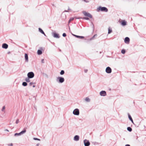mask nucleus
<instances>
[{
  "label": "nucleus",
  "instance_id": "obj_1",
  "mask_svg": "<svg viewBox=\"0 0 146 146\" xmlns=\"http://www.w3.org/2000/svg\"><path fill=\"white\" fill-rule=\"evenodd\" d=\"M105 11V12H107L108 11V9L106 7L100 6L98 8L97 11Z\"/></svg>",
  "mask_w": 146,
  "mask_h": 146
},
{
  "label": "nucleus",
  "instance_id": "obj_2",
  "mask_svg": "<svg viewBox=\"0 0 146 146\" xmlns=\"http://www.w3.org/2000/svg\"><path fill=\"white\" fill-rule=\"evenodd\" d=\"M56 80L58 82L62 83L64 82V79L63 77L59 76L57 78Z\"/></svg>",
  "mask_w": 146,
  "mask_h": 146
},
{
  "label": "nucleus",
  "instance_id": "obj_3",
  "mask_svg": "<svg viewBox=\"0 0 146 146\" xmlns=\"http://www.w3.org/2000/svg\"><path fill=\"white\" fill-rule=\"evenodd\" d=\"M26 130L25 129H24V130L23 131H22L20 133H15L14 134V136H20L25 133L26 132Z\"/></svg>",
  "mask_w": 146,
  "mask_h": 146
},
{
  "label": "nucleus",
  "instance_id": "obj_4",
  "mask_svg": "<svg viewBox=\"0 0 146 146\" xmlns=\"http://www.w3.org/2000/svg\"><path fill=\"white\" fill-rule=\"evenodd\" d=\"M73 113L75 115H79L80 113L79 109L77 108L74 109L73 112Z\"/></svg>",
  "mask_w": 146,
  "mask_h": 146
},
{
  "label": "nucleus",
  "instance_id": "obj_5",
  "mask_svg": "<svg viewBox=\"0 0 146 146\" xmlns=\"http://www.w3.org/2000/svg\"><path fill=\"white\" fill-rule=\"evenodd\" d=\"M27 76L29 78H32L34 76V74L33 72H30L27 74Z\"/></svg>",
  "mask_w": 146,
  "mask_h": 146
},
{
  "label": "nucleus",
  "instance_id": "obj_6",
  "mask_svg": "<svg viewBox=\"0 0 146 146\" xmlns=\"http://www.w3.org/2000/svg\"><path fill=\"white\" fill-rule=\"evenodd\" d=\"M83 13L84 14V15L90 18H92V15L90 13H87L85 11H84L83 12Z\"/></svg>",
  "mask_w": 146,
  "mask_h": 146
},
{
  "label": "nucleus",
  "instance_id": "obj_7",
  "mask_svg": "<svg viewBox=\"0 0 146 146\" xmlns=\"http://www.w3.org/2000/svg\"><path fill=\"white\" fill-rule=\"evenodd\" d=\"M84 143L85 146H89L90 144L89 141L86 139L84 140Z\"/></svg>",
  "mask_w": 146,
  "mask_h": 146
},
{
  "label": "nucleus",
  "instance_id": "obj_8",
  "mask_svg": "<svg viewBox=\"0 0 146 146\" xmlns=\"http://www.w3.org/2000/svg\"><path fill=\"white\" fill-rule=\"evenodd\" d=\"M100 94L101 96H106V92L105 91H102L100 92Z\"/></svg>",
  "mask_w": 146,
  "mask_h": 146
},
{
  "label": "nucleus",
  "instance_id": "obj_9",
  "mask_svg": "<svg viewBox=\"0 0 146 146\" xmlns=\"http://www.w3.org/2000/svg\"><path fill=\"white\" fill-rule=\"evenodd\" d=\"M106 71L108 73H110L111 72V69L109 67H108L106 68Z\"/></svg>",
  "mask_w": 146,
  "mask_h": 146
},
{
  "label": "nucleus",
  "instance_id": "obj_10",
  "mask_svg": "<svg viewBox=\"0 0 146 146\" xmlns=\"http://www.w3.org/2000/svg\"><path fill=\"white\" fill-rule=\"evenodd\" d=\"M52 35L54 38H59V35L56 33L53 32L52 33Z\"/></svg>",
  "mask_w": 146,
  "mask_h": 146
},
{
  "label": "nucleus",
  "instance_id": "obj_11",
  "mask_svg": "<svg viewBox=\"0 0 146 146\" xmlns=\"http://www.w3.org/2000/svg\"><path fill=\"white\" fill-rule=\"evenodd\" d=\"M79 136L78 135H76L74 137V140L75 141H78L79 139Z\"/></svg>",
  "mask_w": 146,
  "mask_h": 146
},
{
  "label": "nucleus",
  "instance_id": "obj_12",
  "mask_svg": "<svg viewBox=\"0 0 146 146\" xmlns=\"http://www.w3.org/2000/svg\"><path fill=\"white\" fill-rule=\"evenodd\" d=\"M130 39L129 38L126 37L124 40V42L126 43H128L129 42Z\"/></svg>",
  "mask_w": 146,
  "mask_h": 146
},
{
  "label": "nucleus",
  "instance_id": "obj_13",
  "mask_svg": "<svg viewBox=\"0 0 146 146\" xmlns=\"http://www.w3.org/2000/svg\"><path fill=\"white\" fill-rule=\"evenodd\" d=\"M25 60L26 62H28L29 61L28 57V55L26 53L25 54Z\"/></svg>",
  "mask_w": 146,
  "mask_h": 146
},
{
  "label": "nucleus",
  "instance_id": "obj_14",
  "mask_svg": "<svg viewBox=\"0 0 146 146\" xmlns=\"http://www.w3.org/2000/svg\"><path fill=\"white\" fill-rule=\"evenodd\" d=\"M8 47V45L6 43H4L2 44V47L5 49H7Z\"/></svg>",
  "mask_w": 146,
  "mask_h": 146
},
{
  "label": "nucleus",
  "instance_id": "obj_15",
  "mask_svg": "<svg viewBox=\"0 0 146 146\" xmlns=\"http://www.w3.org/2000/svg\"><path fill=\"white\" fill-rule=\"evenodd\" d=\"M72 35L74 36H75L76 37H77V38H79L83 39V38H84V36H79L73 34Z\"/></svg>",
  "mask_w": 146,
  "mask_h": 146
},
{
  "label": "nucleus",
  "instance_id": "obj_16",
  "mask_svg": "<svg viewBox=\"0 0 146 146\" xmlns=\"http://www.w3.org/2000/svg\"><path fill=\"white\" fill-rule=\"evenodd\" d=\"M128 117H129V120L131 121V122L133 124H134V122L133 121V119H132L131 116L130 115L129 113L128 114Z\"/></svg>",
  "mask_w": 146,
  "mask_h": 146
},
{
  "label": "nucleus",
  "instance_id": "obj_17",
  "mask_svg": "<svg viewBox=\"0 0 146 146\" xmlns=\"http://www.w3.org/2000/svg\"><path fill=\"white\" fill-rule=\"evenodd\" d=\"M38 30L42 34H44L45 36H46L44 32L41 28H39L38 29Z\"/></svg>",
  "mask_w": 146,
  "mask_h": 146
},
{
  "label": "nucleus",
  "instance_id": "obj_18",
  "mask_svg": "<svg viewBox=\"0 0 146 146\" xmlns=\"http://www.w3.org/2000/svg\"><path fill=\"white\" fill-rule=\"evenodd\" d=\"M85 101L87 102H89L90 101V99L88 97H86L85 99Z\"/></svg>",
  "mask_w": 146,
  "mask_h": 146
},
{
  "label": "nucleus",
  "instance_id": "obj_19",
  "mask_svg": "<svg viewBox=\"0 0 146 146\" xmlns=\"http://www.w3.org/2000/svg\"><path fill=\"white\" fill-rule=\"evenodd\" d=\"M126 24V22L124 21H123L121 23V25L123 26H125Z\"/></svg>",
  "mask_w": 146,
  "mask_h": 146
},
{
  "label": "nucleus",
  "instance_id": "obj_20",
  "mask_svg": "<svg viewBox=\"0 0 146 146\" xmlns=\"http://www.w3.org/2000/svg\"><path fill=\"white\" fill-rule=\"evenodd\" d=\"M37 54L38 55H40L42 54V51L39 50H38L37 51Z\"/></svg>",
  "mask_w": 146,
  "mask_h": 146
},
{
  "label": "nucleus",
  "instance_id": "obj_21",
  "mask_svg": "<svg viewBox=\"0 0 146 146\" xmlns=\"http://www.w3.org/2000/svg\"><path fill=\"white\" fill-rule=\"evenodd\" d=\"M127 130L129 131H131L132 130V129L130 127H128L127 128Z\"/></svg>",
  "mask_w": 146,
  "mask_h": 146
},
{
  "label": "nucleus",
  "instance_id": "obj_22",
  "mask_svg": "<svg viewBox=\"0 0 146 146\" xmlns=\"http://www.w3.org/2000/svg\"><path fill=\"white\" fill-rule=\"evenodd\" d=\"M22 85L24 86H26L27 85V83L26 82H24L22 83Z\"/></svg>",
  "mask_w": 146,
  "mask_h": 146
},
{
  "label": "nucleus",
  "instance_id": "obj_23",
  "mask_svg": "<svg viewBox=\"0 0 146 146\" xmlns=\"http://www.w3.org/2000/svg\"><path fill=\"white\" fill-rule=\"evenodd\" d=\"M30 78H29L28 77V78H27L25 79V80L27 82H30V80L29 79Z\"/></svg>",
  "mask_w": 146,
  "mask_h": 146
},
{
  "label": "nucleus",
  "instance_id": "obj_24",
  "mask_svg": "<svg viewBox=\"0 0 146 146\" xmlns=\"http://www.w3.org/2000/svg\"><path fill=\"white\" fill-rule=\"evenodd\" d=\"M64 73V72L63 70H62L60 72V74L61 75H63Z\"/></svg>",
  "mask_w": 146,
  "mask_h": 146
},
{
  "label": "nucleus",
  "instance_id": "obj_25",
  "mask_svg": "<svg viewBox=\"0 0 146 146\" xmlns=\"http://www.w3.org/2000/svg\"><path fill=\"white\" fill-rule=\"evenodd\" d=\"M125 50L124 49H123L121 51V52L123 54H124L125 53Z\"/></svg>",
  "mask_w": 146,
  "mask_h": 146
},
{
  "label": "nucleus",
  "instance_id": "obj_26",
  "mask_svg": "<svg viewBox=\"0 0 146 146\" xmlns=\"http://www.w3.org/2000/svg\"><path fill=\"white\" fill-rule=\"evenodd\" d=\"M5 109V106H3L2 107V108L1 109L2 111H4Z\"/></svg>",
  "mask_w": 146,
  "mask_h": 146
},
{
  "label": "nucleus",
  "instance_id": "obj_27",
  "mask_svg": "<svg viewBox=\"0 0 146 146\" xmlns=\"http://www.w3.org/2000/svg\"><path fill=\"white\" fill-rule=\"evenodd\" d=\"M112 31V30L111 29H110V28L108 29V33L110 34L111 33Z\"/></svg>",
  "mask_w": 146,
  "mask_h": 146
},
{
  "label": "nucleus",
  "instance_id": "obj_28",
  "mask_svg": "<svg viewBox=\"0 0 146 146\" xmlns=\"http://www.w3.org/2000/svg\"><path fill=\"white\" fill-rule=\"evenodd\" d=\"M82 19H85V20H89V18H88V17H84Z\"/></svg>",
  "mask_w": 146,
  "mask_h": 146
},
{
  "label": "nucleus",
  "instance_id": "obj_29",
  "mask_svg": "<svg viewBox=\"0 0 146 146\" xmlns=\"http://www.w3.org/2000/svg\"><path fill=\"white\" fill-rule=\"evenodd\" d=\"M97 36V34H95V35L93 36V37L90 39V40H92V39H93V38H94L96 36Z\"/></svg>",
  "mask_w": 146,
  "mask_h": 146
},
{
  "label": "nucleus",
  "instance_id": "obj_30",
  "mask_svg": "<svg viewBox=\"0 0 146 146\" xmlns=\"http://www.w3.org/2000/svg\"><path fill=\"white\" fill-rule=\"evenodd\" d=\"M33 139H34L35 140H38V141L40 140L39 139H38L37 138H33Z\"/></svg>",
  "mask_w": 146,
  "mask_h": 146
},
{
  "label": "nucleus",
  "instance_id": "obj_31",
  "mask_svg": "<svg viewBox=\"0 0 146 146\" xmlns=\"http://www.w3.org/2000/svg\"><path fill=\"white\" fill-rule=\"evenodd\" d=\"M62 36L63 37H65L66 36V34L65 33H63Z\"/></svg>",
  "mask_w": 146,
  "mask_h": 146
},
{
  "label": "nucleus",
  "instance_id": "obj_32",
  "mask_svg": "<svg viewBox=\"0 0 146 146\" xmlns=\"http://www.w3.org/2000/svg\"><path fill=\"white\" fill-rule=\"evenodd\" d=\"M34 84V83L32 82L30 83L29 85L30 86H31L32 85Z\"/></svg>",
  "mask_w": 146,
  "mask_h": 146
},
{
  "label": "nucleus",
  "instance_id": "obj_33",
  "mask_svg": "<svg viewBox=\"0 0 146 146\" xmlns=\"http://www.w3.org/2000/svg\"><path fill=\"white\" fill-rule=\"evenodd\" d=\"M19 122V120L18 119H17L16 121V124L18 123Z\"/></svg>",
  "mask_w": 146,
  "mask_h": 146
},
{
  "label": "nucleus",
  "instance_id": "obj_34",
  "mask_svg": "<svg viewBox=\"0 0 146 146\" xmlns=\"http://www.w3.org/2000/svg\"><path fill=\"white\" fill-rule=\"evenodd\" d=\"M74 19V18H73V17H71L70 19V21H71L73 20Z\"/></svg>",
  "mask_w": 146,
  "mask_h": 146
},
{
  "label": "nucleus",
  "instance_id": "obj_35",
  "mask_svg": "<svg viewBox=\"0 0 146 146\" xmlns=\"http://www.w3.org/2000/svg\"><path fill=\"white\" fill-rule=\"evenodd\" d=\"M86 3L89 2V1L88 0H83Z\"/></svg>",
  "mask_w": 146,
  "mask_h": 146
},
{
  "label": "nucleus",
  "instance_id": "obj_36",
  "mask_svg": "<svg viewBox=\"0 0 146 146\" xmlns=\"http://www.w3.org/2000/svg\"><path fill=\"white\" fill-rule=\"evenodd\" d=\"M41 62L42 63H44V59H42V60H41Z\"/></svg>",
  "mask_w": 146,
  "mask_h": 146
},
{
  "label": "nucleus",
  "instance_id": "obj_37",
  "mask_svg": "<svg viewBox=\"0 0 146 146\" xmlns=\"http://www.w3.org/2000/svg\"><path fill=\"white\" fill-rule=\"evenodd\" d=\"M9 146H13V144L12 143L10 144H9Z\"/></svg>",
  "mask_w": 146,
  "mask_h": 146
},
{
  "label": "nucleus",
  "instance_id": "obj_38",
  "mask_svg": "<svg viewBox=\"0 0 146 146\" xmlns=\"http://www.w3.org/2000/svg\"><path fill=\"white\" fill-rule=\"evenodd\" d=\"M5 131H7V132H9V131L7 129H5Z\"/></svg>",
  "mask_w": 146,
  "mask_h": 146
},
{
  "label": "nucleus",
  "instance_id": "obj_39",
  "mask_svg": "<svg viewBox=\"0 0 146 146\" xmlns=\"http://www.w3.org/2000/svg\"><path fill=\"white\" fill-rule=\"evenodd\" d=\"M125 146H130V145H129L127 144Z\"/></svg>",
  "mask_w": 146,
  "mask_h": 146
},
{
  "label": "nucleus",
  "instance_id": "obj_40",
  "mask_svg": "<svg viewBox=\"0 0 146 146\" xmlns=\"http://www.w3.org/2000/svg\"><path fill=\"white\" fill-rule=\"evenodd\" d=\"M71 21H70V20L69 19V21H68V23H69Z\"/></svg>",
  "mask_w": 146,
  "mask_h": 146
},
{
  "label": "nucleus",
  "instance_id": "obj_41",
  "mask_svg": "<svg viewBox=\"0 0 146 146\" xmlns=\"http://www.w3.org/2000/svg\"><path fill=\"white\" fill-rule=\"evenodd\" d=\"M71 21H70V20L69 19V21H68V23H69Z\"/></svg>",
  "mask_w": 146,
  "mask_h": 146
},
{
  "label": "nucleus",
  "instance_id": "obj_42",
  "mask_svg": "<svg viewBox=\"0 0 146 146\" xmlns=\"http://www.w3.org/2000/svg\"><path fill=\"white\" fill-rule=\"evenodd\" d=\"M87 70H85V72H87Z\"/></svg>",
  "mask_w": 146,
  "mask_h": 146
},
{
  "label": "nucleus",
  "instance_id": "obj_43",
  "mask_svg": "<svg viewBox=\"0 0 146 146\" xmlns=\"http://www.w3.org/2000/svg\"><path fill=\"white\" fill-rule=\"evenodd\" d=\"M68 11L71 10V9H70L69 8H68Z\"/></svg>",
  "mask_w": 146,
  "mask_h": 146
},
{
  "label": "nucleus",
  "instance_id": "obj_44",
  "mask_svg": "<svg viewBox=\"0 0 146 146\" xmlns=\"http://www.w3.org/2000/svg\"><path fill=\"white\" fill-rule=\"evenodd\" d=\"M64 12H68V11L65 10Z\"/></svg>",
  "mask_w": 146,
  "mask_h": 146
},
{
  "label": "nucleus",
  "instance_id": "obj_45",
  "mask_svg": "<svg viewBox=\"0 0 146 146\" xmlns=\"http://www.w3.org/2000/svg\"><path fill=\"white\" fill-rule=\"evenodd\" d=\"M39 143H38L36 145H37L38 146V145H39Z\"/></svg>",
  "mask_w": 146,
  "mask_h": 146
},
{
  "label": "nucleus",
  "instance_id": "obj_46",
  "mask_svg": "<svg viewBox=\"0 0 146 146\" xmlns=\"http://www.w3.org/2000/svg\"><path fill=\"white\" fill-rule=\"evenodd\" d=\"M35 87V85H33V87L34 88V87Z\"/></svg>",
  "mask_w": 146,
  "mask_h": 146
},
{
  "label": "nucleus",
  "instance_id": "obj_47",
  "mask_svg": "<svg viewBox=\"0 0 146 146\" xmlns=\"http://www.w3.org/2000/svg\"><path fill=\"white\" fill-rule=\"evenodd\" d=\"M9 53H10V52H8V54H9Z\"/></svg>",
  "mask_w": 146,
  "mask_h": 146
}]
</instances>
